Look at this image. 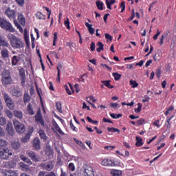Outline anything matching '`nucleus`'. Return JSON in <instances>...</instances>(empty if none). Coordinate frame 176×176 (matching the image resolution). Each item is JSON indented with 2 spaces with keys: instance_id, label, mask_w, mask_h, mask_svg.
<instances>
[{
  "instance_id": "f257e3e1",
  "label": "nucleus",
  "mask_w": 176,
  "mask_h": 176,
  "mask_svg": "<svg viewBox=\"0 0 176 176\" xmlns=\"http://www.w3.org/2000/svg\"><path fill=\"white\" fill-rule=\"evenodd\" d=\"M7 37L13 49H23V47H24V42L21 38H19L12 34H8Z\"/></svg>"
},
{
  "instance_id": "f03ea898",
  "label": "nucleus",
  "mask_w": 176,
  "mask_h": 176,
  "mask_svg": "<svg viewBox=\"0 0 176 176\" xmlns=\"http://www.w3.org/2000/svg\"><path fill=\"white\" fill-rule=\"evenodd\" d=\"M1 83L4 86H8L12 84V76H10V72L5 70L2 72L1 74Z\"/></svg>"
},
{
  "instance_id": "7ed1b4c3",
  "label": "nucleus",
  "mask_w": 176,
  "mask_h": 176,
  "mask_svg": "<svg viewBox=\"0 0 176 176\" xmlns=\"http://www.w3.org/2000/svg\"><path fill=\"white\" fill-rule=\"evenodd\" d=\"M2 95L8 108L11 111H13V109H14V102H13V99H12L10 96H9L6 92H3Z\"/></svg>"
},
{
  "instance_id": "20e7f679",
  "label": "nucleus",
  "mask_w": 176,
  "mask_h": 176,
  "mask_svg": "<svg viewBox=\"0 0 176 176\" xmlns=\"http://www.w3.org/2000/svg\"><path fill=\"white\" fill-rule=\"evenodd\" d=\"M0 27L6 31H9V32H14V29L12 25V23L3 19V18H0Z\"/></svg>"
},
{
  "instance_id": "39448f33",
  "label": "nucleus",
  "mask_w": 176,
  "mask_h": 176,
  "mask_svg": "<svg viewBox=\"0 0 176 176\" xmlns=\"http://www.w3.org/2000/svg\"><path fill=\"white\" fill-rule=\"evenodd\" d=\"M14 126L17 133H21L25 131V126L16 120H14Z\"/></svg>"
},
{
  "instance_id": "423d86ee",
  "label": "nucleus",
  "mask_w": 176,
  "mask_h": 176,
  "mask_svg": "<svg viewBox=\"0 0 176 176\" xmlns=\"http://www.w3.org/2000/svg\"><path fill=\"white\" fill-rule=\"evenodd\" d=\"M11 94L14 97H21L23 96V91L19 87H14L12 86L11 87Z\"/></svg>"
},
{
  "instance_id": "0eeeda50",
  "label": "nucleus",
  "mask_w": 176,
  "mask_h": 176,
  "mask_svg": "<svg viewBox=\"0 0 176 176\" xmlns=\"http://www.w3.org/2000/svg\"><path fill=\"white\" fill-rule=\"evenodd\" d=\"M9 156H12V153L9 151V148L6 147L0 151V157L3 160L9 159Z\"/></svg>"
},
{
  "instance_id": "6e6552de",
  "label": "nucleus",
  "mask_w": 176,
  "mask_h": 176,
  "mask_svg": "<svg viewBox=\"0 0 176 176\" xmlns=\"http://www.w3.org/2000/svg\"><path fill=\"white\" fill-rule=\"evenodd\" d=\"M84 176H94V170L93 168L87 164L83 166Z\"/></svg>"
},
{
  "instance_id": "1a4fd4ad",
  "label": "nucleus",
  "mask_w": 176,
  "mask_h": 176,
  "mask_svg": "<svg viewBox=\"0 0 176 176\" xmlns=\"http://www.w3.org/2000/svg\"><path fill=\"white\" fill-rule=\"evenodd\" d=\"M40 167L43 168V170H46L47 171H52L53 170V162H43L40 164Z\"/></svg>"
},
{
  "instance_id": "9d476101",
  "label": "nucleus",
  "mask_w": 176,
  "mask_h": 176,
  "mask_svg": "<svg viewBox=\"0 0 176 176\" xmlns=\"http://www.w3.org/2000/svg\"><path fill=\"white\" fill-rule=\"evenodd\" d=\"M5 14L7 15L10 20H14L16 19V11L8 8L6 10Z\"/></svg>"
},
{
  "instance_id": "9b49d317",
  "label": "nucleus",
  "mask_w": 176,
  "mask_h": 176,
  "mask_svg": "<svg viewBox=\"0 0 176 176\" xmlns=\"http://www.w3.org/2000/svg\"><path fill=\"white\" fill-rule=\"evenodd\" d=\"M26 155L30 157L33 162H39V156L32 151H29L26 152Z\"/></svg>"
},
{
  "instance_id": "f8f14e48",
  "label": "nucleus",
  "mask_w": 176,
  "mask_h": 176,
  "mask_svg": "<svg viewBox=\"0 0 176 176\" xmlns=\"http://www.w3.org/2000/svg\"><path fill=\"white\" fill-rule=\"evenodd\" d=\"M35 121L38 124H41V126H45V122L43 121V118H42V114L40 111H38L34 116Z\"/></svg>"
},
{
  "instance_id": "ddd939ff",
  "label": "nucleus",
  "mask_w": 176,
  "mask_h": 176,
  "mask_svg": "<svg viewBox=\"0 0 176 176\" xmlns=\"http://www.w3.org/2000/svg\"><path fill=\"white\" fill-rule=\"evenodd\" d=\"M102 166L115 167L116 166V164H115V162L112 161V160L109 158H104L102 161Z\"/></svg>"
},
{
  "instance_id": "4468645a",
  "label": "nucleus",
  "mask_w": 176,
  "mask_h": 176,
  "mask_svg": "<svg viewBox=\"0 0 176 176\" xmlns=\"http://www.w3.org/2000/svg\"><path fill=\"white\" fill-rule=\"evenodd\" d=\"M32 133H34V128L32 127L29 129L25 136L21 139V142H23V143L28 142V141H30V138H31V135Z\"/></svg>"
},
{
  "instance_id": "2eb2a0df",
  "label": "nucleus",
  "mask_w": 176,
  "mask_h": 176,
  "mask_svg": "<svg viewBox=\"0 0 176 176\" xmlns=\"http://www.w3.org/2000/svg\"><path fill=\"white\" fill-rule=\"evenodd\" d=\"M19 76L21 79V85L23 87H24V86H25V69H24V68L19 69Z\"/></svg>"
},
{
  "instance_id": "dca6fc26",
  "label": "nucleus",
  "mask_w": 176,
  "mask_h": 176,
  "mask_svg": "<svg viewBox=\"0 0 176 176\" xmlns=\"http://www.w3.org/2000/svg\"><path fill=\"white\" fill-rule=\"evenodd\" d=\"M6 131H8L9 135H14V129H13V124H12L11 122H8Z\"/></svg>"
},
{
  "instance_id": "f3484780",
  "label": "nucleus",
  "mask_w": 176,
  "mask_h": 176,
  "mask_svg": "<svg viewBox=\"0 0 176 176\" xmlns=\"http://www.w3.org/2000/svg\"><path fill=\"white\" fill-rule=\"evenodd\" d=\"M9 50L6 48H3L1 51V54L3 60H8L9 61Z\"/></svg>"
},
{
  "instance_id": "a211bd4d",
  "label": "nucleus",
  "mask_w": 176,
  "mask_h": 176,
  "mask_svg": "<svg viewBox=\"0 0 176 176\" xmlns=\"http://www.w3.org/2000/svg\"><path fill=\"white\" fill-rule=\"evenodd\" d=\"M3 174L5 176H19L17 172L10 169L3 170Z\"/></svg>"
},
{
  "instance_id": "6ab92c4d",
  "label": "nucleus",
  "mask_w": 176,
  "mask_h": 176,
  "mask_svg": "<svg viewBox=\"0 0 176 176\" xmlns=\"http://www.w3.org/2000/svg\"><path fill=\"white\" fill-rule=\"evenodd\" d=\"M33 146L35 149H41V140H39V138H36L33 140Z\"/></svg>"
},
{
  "instance_id": "aec40b11",
  "label": "nucleus",
  "mask_w": 176,
  "mask_h": 176,
  "mask_svg": "<svg viewBox=\"0 0 176 176\" xmlns=\"http://www.w3.org/2000/svg\"><path fill=\"white\" fill-rule=\"evenodd\" d=\"M18 21L21 24V25H25V18L23 14H19L18 15Z\"/></svg>"
},
{
  "instance_id": "412c9836",
  "label": "nucleus",
  "mask_w": 176,
  "mask_h": 176,
  "mask_svg": "<svg viewBox=\"0 0 176 176\" xmlns=\"http://www.w3.org/2000/svg\"><path fill=\"white\" fill-rule=\"evenodd\" d=\"M31 101V96H30V94L28 92H25L23 96V102L24 104H28V102H30Z\"/></svg>"
},
{
  "instance_id": "4be33fe9",
  "label": "nucleus",
  "mask_w": 176,
  "mask_h": 176,
  "mask_svg": "<svg viewBox=\"0 0 176 176\" xmlns=\"http://www.w3.org/2000/svg\"><path fill=\"white\" fill-rule=\"evenodd\" d=\"M14 116L17 118V119H23V111L19 110L14 111Z\"/></svg>"
},
{
  "instance_id": "5701e85b",
  "label": "nucleus",
  "mask_w": 176,
  "mask_h": 176,
  "mask_svg": "<svg viewBox=\"0 0 176 176\" xmlns=\"http://www.w3.org/2000/svg\"><path fill=\"white\" fill-rule=\"evenodd\" d=\"M52 124L55 129V130L56 131H58V133H59V134H64V133L63 132V131H61V129L60 128V126H58V124H57V122L56 121H53L52 122Z\"/></svg>"
},
{
  "instance_id": "b1692460",
  "label": "nucleus",
  "mask_w": 176,
  "mask_h": 176,
  "mask_svg": "<svg viewBox=\"0 0 176 176\" xmlns=\"http://www.w3.org/2000/svg\"><path fill=\"white\" fill-rule=\"evenodd\" d=\"M85 25H86L87 28L88 29V31H89V34L93 35V34H94L96 30L92 27V25H90V24H89V23L85 22Z\"/></svg>"
},
{
  "instance_id": "393cba45",
  "label": "nucleus",
  "mask_w": 176,
  "mask_h": 176,
  "mask_svg": "<svg viewBox=\"0 0 176 176\" xmlns=\"http://www.w3.org/2000/svg\"><path fill=\"white\" fill-rule=\"evenodd\" d=\"M20 159L23 160V162H25V163H28V164H32V160L23 155H20Z\"/></svg>"
},
{
  "instance_id": "a878e982",
  "label": "nucleus",
  "mask_w": 176,
  "mask_h": 176,
  "mask_svg": "<svg viewBox=\"0 0 176 176\" xmlns=\"http://www.w3.org/2000/svg\"><path fill=\"white\" fill-rule=\"evenodd\" d=\"M11 146H12V148L15 149V151H17V149H19V148H20V142H19V141L12 142L11 144Z\"/></svg>"
},
{
  "instance_id": "bb28decb",
  "label": "nucleus",
  "mask_w": 176,
  "mask_h": 176,
  "mask_svg": "<svg viewBox=\"0 0 176 176\" xmlns=\"http://www.w3.org/2000/svg\"><path fill=\"white\" fill-rule=\"evenodd\" d=\"M6 167H9L10 168H14V167H16V161H9L6 163Z\"/></svg>"
},
{
  "instance_id": "cd10ccee",
  "label": "nucleus",
  "mask_w": 176,
  "mask_h": 176,
  "mask_svg": "<svg viewBox=\"0 0 176 176\" xmlns=\"http://www.w3.org/2000/svg\"><path fill=\"white\" fill-rule=\"evenodd\" d=\"M8 145V143L6 142V140L0 138V149H4L6 148Z\"/></svg>"
},
{
  "instance_id": "c85d7f7f",
  "label": "nucleus",
  "mask_w": 176,
  "mask_h": 176,
  "mask_svg": "<svg viewBox=\"0 0 176 176\" xmlns=\"http://www.w3.org/2000/svg\"><path fill=\"white\" fill-rule=\"evenodd\" d=\"M38 134L41 140H44V141H46V140H47V136H46V133H45V131H43V130H39Z\"/></svg>"
},
{
  "instance_id": "c756f323",
  "label": "nucleus",
  "mask_w": 176,
  "mask_h": 176,
  "mask_svg": "<svg viewBox=\"0 0 176 176\" xmlns=\"http://www.w3.org/2000/svg\"><path fill=\"white\" fill-rule=\"evenodd\" d=\"M110 82H111L110 80H104V81H102V83L109 89H113V85H111Z\"/></svg>"
},
{
  "instance_id": "7c9ffc66",
  "label": "nucleus",
  "mask_w": 176,
  "mask_h": 176,
  "mask_svg": "<svg viewBox=\"0 0 176 176\" xmlns=\"http://www.w3.org/2000/svg\"><path fill=\"white\" fill-rule=\"evenodd\" d=\"M28 113L29 115H34L35 113L34 112V110H32V105L31 104V103H29L28 104Z\"/></svg>"
},
{
  "instance_id": "2f4dec72",
  "label": "nucleus",
  "mask_w": 176,
  "mask_h": 176,
  "mask_svg": "<svg viewBox=\"0 0 176 176\" xmlns=\"http://www.w3.org/2000/svg\"><path fill=\"white\" fill-rule=\"evenodd\" d=\"M136 146H142V145H144V143H142V138L136 137Z\"/></svg>"
},
{
  "instance_id": "473e14b6",
  "label": "nucleus",
  "mask_w": 176,
  "mask_h": 176,
  "mask_svg": "<svg viewBox=\"0 0 176 176\" xmlns=\"http://www.w3.org/2000/svg\"><path fill=\"white\" fill-rule=\"evenodd\" d=\"M96 6L99 10H104V3L96 1Z\"/></svg>"
},
{
  "instance_id": "72a5a7b5",
  "label": "nucleus",
  "mask_w": 176,
  "mask_h": 176,
  "mask_svg": "<svg viewBox=\"0 0 176 176\" xmlns=\"http://www.w3.org/2000/svg\"><path fill=\"white\" fill-rule=\"evenodd\" d=\"M36 16L37 19H39V20H45L46 19V16L43 15V14H42L41 12H38L36 14Z\"/></svg>"
},
{
  "instance_id": "f704fd0d",
  "label": "nucleus",
  "mask_w": 176,
  "mask_h": 176,
  "mask_svg": "<svg viewBox=\"0 0 176 176\" xmlns=\"http://www.w3.org/2000/svg\"><path fill=\"white\" fill-rule=\"evenodd\" d=\"M4 112L6 115V116H8V118H9V119H12V118H13V113H12V111H10V110L6 109L4 110Z\"/></svg>"
},
{
  "instance_id": "c9c22d12",
  "label": "nucleus",
  "mask_w": 176,
  "mask_h": 176,
  "mask_svg": "<svg viewBox=\"0 0 176 176\" xmlns=\"http://www.w3.org/2000/svg\"><path fill=\"white\" fill-rule=\"evenodd\" d=\"M98 47L96 49L98 53H100L101 50H104V44L101 42H98Z\"/></svg>"
},
{
  "instance_id": "e433bc0d",
  "label": "nucleus",
  "mask_w": 176,
  "mask_h": 176,
  "mask_svg": "<svg viewBox=\"0 0 176 176\" xmlns=\"http://www.w3.org/2000/svg\"><path fill=\"white\" fill-rule=\"evenodd\" d=\"M0 46H3V47H10V45H9V43L5 39L1 41V43H0Z\"/></svg>"
},
{
  "instance_id": "4c0bfd02",
  "label": "nucleus",
  "mask_w": 176,
  "mask_h": 176,
  "mask_svg": "<svg viewBox=\"0 0 176 176\" xmlns=\"http://www.w3.org/2000/svg\"><path fill=\"white\" fill-rule=\"evenodd\" d=\"M111 174L113 176H119L122 174V171L118 170H113L111 171Z\"/></svg>"
},
{
  "instance_id": "58836bf2",
  "label": "nucleus",
  "mask_w": 176,
  "mask_h": 176,
  "mask_svg": "<svg viewBox=\"0 0 176 176\" xmlns=\"http://www.w3.org/2000/svg\"><path fill=\"white\" fill-rule=\"evenodd\" d=\"M108 131H112L113 133H120V130L115 127H107Z\"/></svg>"
},
{
  "instance_id": "ea45409f",
  "label": "nucleus",
  "mask_w": 176,
  "mask_h": 176,
  "mask_svg": "<svg viewBox=\"0 0 176 176\" xmlns=\"http://www.w3.org/2000/svg\"><path fill=\"white\" fill-rule=\"evenodd\" d=\"M17 63H19V59H17V56H14L12 59V65H17Z\"/></svg>"
},
{
  "instance_id": "a19ab883",
  "label": "nucleus",
  "mask_w": 176,
  "mask_h": 176,
  "mask_svg": "<svg viewBox=\"0 0 176 176\" xmlns=\"http://www.w3.org/2000/svg\"><path fill=\"white\" fill-rule=\"evenodd\" d=\"M113 76L115 80H119V79H120V78H122V75H120L116 72L113 73Z\"/></svg>"
},
{
  "instance_id": "79ce46f5",
  "label": "nucleus",
  "mask_w": 176,
  "mask_h": 176,
  "mask_svg": "<svg viewBox=\"0 0 176 176\" xmlns=\"http://www.w3.org/2000/svg\"><path fill=\"white\" fill-rule=\"evenodd\" d=\"M130 85H131V87H133V88L138 87V84L137 81H135V80H131Z\"/></svg>"
},
{
  "instance_id": "37998d69",
  "label": "nucleus",
  "mask_w": 176,
  "mask_h": 176,
  "mask_svg": "<svg viewBox=\"0 0 176 176\" xmlns=\"http://www.w3.org/2000/svg\"><path fill=\"white\" fill-rule=\"evenodd\" d=\"M56 107L57 111H58L60 113L63 112V110L61 109V102H56Z\"/></svg>"
},
{
  "instance_id": "c03bdc74",
  "label": "nucleus",
  "mask_w": 176,
  "mask_h": 176,
  "mask_svg": "<svg viewBox=\"0 0 176 176\" xmlns=\"http://www.w3.org/2000/svg\"><path fill=\"white\" fill-rule=\"evenodd\" d=\"M6 124V118L0 117V126H5Z\"/></svg>"
},
{
  "instance_id": "a18cd8bd",
  "label": "nucleus",
  "mask_w": 176,
  "mask_h": 176,
  "mask_svg": "<svg viewBox=\"0 0 176 176\" xmlns=\"http://www.w3.org/2000/svg\"><path fill=\"white\" fill-rule=\"evenodd\" d=\"M142 108V104L141 103L138 104V108L135 109L136 113H140L141 112V109Z\"/></svg>"
},
{
  "instance_id": "49530a36",
  "label": "nucleus",
  "mask_w": 176,
  "mask_h": 176,
  "mask_svg": "<svg viewBox=\"0 0 176 176\" xmlns=\"http://www.w3.org/2000/svg\"><path fill=\"white\" fill-rule=\"evenodd\" d=\"M120 8L122 9L121 13H123L126 9V3L124 1H122L120 4Z\"/></svg>"
},
{
  "instance_id": "de8ad7c7",
  "label": "nucleus",
  "mask_w": 176,
  "mask_h": 176,
  "mask_svg": "<svg viewBox=\"0 0 176 176\" xmlns=\"http://www.w3.org/2000/svg\"><path fill=\"white\" fill-rule=\"evenodd\" d=\"M68 168L70 171H75V165L74 163L69 164Z\"/></svg>"
},
{
  "instance_id": "09e8293b",
  "label": "nucleus",
  "mask_w": 176,
  "mask_h": 176,
  "mask_svg": "<svg viewBox=\"0 0 176 176\" xmlns=\"http://www.w3.org/2000/svg\"><path fill=\"white\" fill-rule=\"evenodd\" d=\"M65 25L67 28V30H69L71 27L69 26V19L67 18V20L65 21Z\"/></svg>"
},
{
  "instance_id": "8fccbe9b",
  "label": "nucleus",
  "mask_w": 176,
  "mask_h": 176,
  "mask_svg": "<svg viewBox=\"0 0 176 176\" xmlns=\"http://www.w3.org/2000/svg\"><path fill=\"white\" fill-rule=\"evenodd\" d=\"M145 123V120L144 119H140L137 121L138 126H141L142 124H144Z\"/></svg>"
},
{
  "instance_id": "3c124183",
  "label": "nucleus",
  "mask_w": 176,
  "mask_h": 176,
  "mask_svg": "<svg viewBox=\"0 0 176 176\" xmlns=\"http://www.w3.org/2000/svg\"><path fill=\"white\" fill-rule=\"evenodd\" d=\"M24 38H25V41L26 45L28 47H29L30 46V38L28 37V36H25V35Z\"/></svg>"
},
{
  "instance_id": "603ef678",
  "label": "nucleus",
  "mask_w": 176,
  "mask_h": 176,
  "mask_svg": "<svg viewBox=\"0 0 176 176\" xmlns=\"http://www.w3.org/2000/svg\"><path fill=\"white\" fill-rule=\"evenodd\" d=\"M159 57H160V54H155L153 56L154 61H159V60H160V58Z\"/></svg>"
},
{
  "instance_id": "864d4df0",
  "label": "nucleus",
  "mask_w": 176,
  "mask_h": 176,
  "mask_svg": "<svg viewBox=\"0 0 176 176\" xmlns=\"http://www.w3.org/2000/svg\"><path fill=\"white\" fill-rule=\"evenodd\" d=\"M64 89L66 90L67 94H69V96H71V94H72V93L69 90V88L67 87V85H64Z\"/></svg>"
},
{
  "instance_id": "5fc2aeb1",
  "label": "nucleus",
  "mask_w": 176,
  "mask_h": 176,
  "mask_svg": "<svg viewBox=\"0 0 176 176\" xmlns=\"http://www.w3.org/2000/svg\"><path fill=\"white\" fill-rule=\"evenodd\" d=\"M159 35H160V30H157V34L153 36L154 41H156L157 39V38L159 37Z\"/></svg>"
},
{
  "instance_id": "6e6d98bb",
  "label": "nucleus",
  "mask_w": 176,
  "mask_h": 176,
  "mask_svg": "<svg viewBox=\"0 0 176 176\" xmlns=\"http://www.w3.org/2000/svg\"><path fill=\"white\" fill-rule=\"evenodd\" d=\"M104 149H107V151H113V149H115L114 146H104Z\"/></svg>"
},
{
  "instance_id": "4d7b16f0",
  "label": "nucleus",
  "mask_w": 176,
  "mask_h": 176,
  "mask_svg": "<svg viewBox=\"0 0 176 176\" xmlns=\"http://www.w3.org/2000/svg\"><path fill=\"white\" fill-rule=\"evenodd\" d=\"M106 39H109V41H112L113 38L112 36H111L109 34L106 33L104 34Z\"/></svg>"
},
{
  "instance_id": "13d9d810",
  "label": "nucleus",
  "mask_w": 176,
  "mask_h": 176,
  "mask_svg": "<svg viewBox=\"0 0 176 176\" xmlns=\"http://www.w3.org/2000/svg\"><path fill=\"white\" fill-rule=\"evenodd\" d=\"M90 49L91 52H94V50H96V44L94 42H91Z\"/></svg>"
},
{
  "instance_id": "bf43d9fd",
  "label": "nucleus",
  "mask_w": 176,
  "mask_h": 176,
  "mask_svg": "<svg viewBox=\"0 0 176 176\" xmlns=\"http://www.w3.org/2000/svg\"><path fill=\"white\" fill-rule=\"evenodd\" d=\"M14 23L15 25L17 27V28H19V31H23V28H21V25H20V24L16 22V21H14Z\"/></svg>"
},
{
  "instance_id": "052dcab7",
  "label": "nucleus",
  "mask_w": 176,
  "mask_h": 176,
  "mask_svg": "<svg viewBox=\"0 0 176 176\" xmlns=\"http://www.w3.org/2000/svg\"><path fill=\"white\" fill-rule=\"evenodd\" d=\"M160 75H162V70H160V69H157L156 71V76L157 78H160Z\"/></svg>"
},
{
  "instance_id": "680f3d73",
  "label": "nucleus",
  "mask_w": 176,
  "mask_h": 176,
  "mask_svg": "<svg viewBox=\"0 0 176 176\" xmlns=\"http://www.w3.org/2000/svg\"><path fill=\"white\" fill-rule=\"evenodd\" d=\"M16 3H18V5H20V6H23V5H24V0H15Z\"/></svg>"
},
{
  "instance_id": "e2e57ef3",
  "label": "nucleus",
  "mask_w": 176,
  "mask_h": 176,
  "mask_svg": "<svg viewBox=\"0 0 176 176\" xmlns=\"http://www.w3.org/2000/svg\"><path fill=\"white\" fill-rule=\"evenodd\" d=\"M74 89H76V93H79L80 91V88L79 87V85L76 84L74 85Z\"/></svg>"
},
{
  "instance_id": "0e129e2a",
  "label": "nucleus",
  "mask_w": 176,
  "mask_h": 176,
  "mask_svg": "<svg viewBox=\"0 0 176 176\" xmlns=\"http://www.w3.org/2000/svg\"><path fill=\"white\" fill-rule=\"evenodd\" d=\"M70 128L72 130H73V131H76V127H75L72 121L70 122Z\"/></svg>"
},
{
  "instance_id": "69168bd1",
  "label": "nucleus",
  "mask_w": 176,
  "mask_h": 176,
  "mask_svg": "<svg viewBox=\"0 0 176 176\" xmlns=\"http://www.w3.org/2000/svg\"><path fill=\"white\" fill-rule=\"evenodd\" d=\"M148 101H149V96L146 95L144 99L142 100V102H148Z\"/></svg>"
},
{
  "instance_id": "338daca9",
  "label": "nucleus",
  "mask_w": 176,
  "mask_h": 176,
  "mask_svg": "<svg viewBox=\"0 0 176 176\" xmlns=\"http://www.w3.org/2000/svg\"><path fill=\"white\" fill-rule=\"evenodd\" d=\"M160 121H159V120H156L155 122H154V126H156V127H160Z\"/></svg>"
},
{
  "instance_id": "774afa93",
  "label": "nucleus",
  "mask_w": 176,
  "mask_h": 176,
  "mask_svg": "<svg viewBox=\"0 0 176 176\" xmlns=\"http://www.w3.org/2000/svg\"><path fill=\"white\" fill-rule=\"evenodd\" d=\"M45 174H46V172H45V171H40L38 173V176H45Z\"/></svg>"
}]
</instances>
